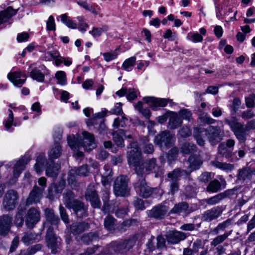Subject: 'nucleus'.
<instances>
[{
    "label": "nucleus",
    "mask_w": 255,
    "mask_h": 255,
    "mask_svg": "<svg viewBox=\"0 0 255 255\" xmlns=\"http://www.w3.org/2000/svg\"><path fill=\"white\" fill-rule=\"evenodd\" d=\"M44 215L48 222L52 225H57L60 222L59 218L56 215L53 209L47 208L44 210Z\"/></svg>",
    "instance_id": "f704fd0d"
},
{
    "label": "nucleus",
    "mask_w": 255,
    "mask_h": 255,
    "mask_svg": "<svg viewBox=\"0 0 255 255\" xmlns=\"http://www.w3.org/2000/svg\"><path fill=\"white\" fill-rule=\"evenodd\" d=\"M225 122L230 126L239 141L245 143L249 133L245 125L239 122L234 117H232L230 119H226Z\"/></svg>",
    "instance_id": "f03ea898"
},
{
    "label": "nucleus",
    "mask_w": 255,
    "mask_h": 255,
    "mask_svg": "<svg viewBox=\"0 0 255 255\" xmlns=\"http://www.w3.org/2000/svg\"><path fill=\"white\" fill-rule=\"evenodd\" d=\"M200 249H204V245L201 240L197 239L193 243L191 249L196 254L199 252Z\"/></svg>",
    "instance_id": "69168bd1"
},
{
    "label": "nucleus",
    "mask_w": 255,
    "mask_h": 255,
    "mask_svg": "<svg viewBox=\"0 0 255 255\" xmlns=\"http://www.w3.org/2000/svg\"><path fill=\"white\" fill-rule=\"evenodd\" d=\"M218 151V153L222 157L228 159L230 161H234L235 159L233 156L235 155V153L231 149L226 147L224 142H221L219 144Z\"/></svg>",
    "instance_id": "cd10ccee"
},
{
    "label": "nucleus",
    "mask_w": 255,
    "mask_h": 255,
    "mask_svg": "<svg viewBox=\"0 0 255 255\" xmlns=\"http://www.w3.org/2000/svg\"><path fill=\"white\" fill-rule=\"evenodd\" d=\"M188 175L189 172L186 170H182L177 168L167 174L166 180L169 183L170 192L173 195L178 191L180 177L182 175Z\"/></svg>",
    "instance_id": "20e7f679"
},
{
    "label": "nucleus",
    "mask_w": 255,
    "mask_h": 255,
    "mask_svg": "<svg viewBox=\"0 0 255 255\" xmlns=\"http://www.w3.org/2000/svg\"><path fill=\"white\" fill-rule=\"evenodd\" d=\"M179 152L178 148L177 147H174L170 149L167 153V160L169 164L172 163L177 159Z\"/></svg>",
    "instance_id": "603ef678"
},
{
    "label": "nucleus",
    "mask_w": 255,
    "mask_h": 255,
    "mask_svg": "<svg viewBox=\"0 0 255 255\" xmlns=\"http://www.w3.org/2000/svg\"><path fill=\"white\" fill-rule=\"evenodd\" d=\"M187 163L188 166L187 170L189 174L192 171L199 169L203 164V161L199 156L197 155H192L189 156L188 159Z\"/></svg>",
    "instance_id": "b1692460"
},
{
    "label": "nucleus",
    "mask_w": 255,
    "mask_h": 255,
    "mask_svg": "<svg viewBox=\"0 0 255 255\" xmlns=\"http://www.w3.org/2000/svg\"><path fill=\"white\" fill-rule=\"evenodd\" d=\"M130 150L128 152V160L130 165L135 166L136 163H138L141 159V152L136 142H133L130 144Z\"/></svg>",
    "instance_id": "9b49d317"
},
{
    "label": "nucleus",
    "mask_w": 255,
    "mask_h": 255,
    "mask_svg": "<svg viewBox=\"0 0 255 255\" xmlns=\"http://www.w3.org/2000/svg\"><path fill=\"white\" fill-rule=\"evenodd\" d=\"M223 200L222 194L220 193L215 196L206 199L205 202L207 204L213 206L219 203Z\"/></svg>",
    "instance_id": "3c124183"
},
{
    "label": "nucleus",
    "mask_w": 255,
    "mask_h": 255,
    "mask_svg": "<svg viewBox=\"0 0 255 255\" xmlns=\"http://www.w3.org/2000/svg\"><path fill=\"white\" fill-rule=\"evenodd\" d=\"M135 57H131L126 60L123 63L122 68L128 71L131 70V67H133L135 63Z\"/></svg>",
    "instance_id": "4d7b16f0"
},
{
    "label": "nucleus",
    "mask_w": 255,
    "mask_h": 255,
    "mask_svg": "<svg viewBox=\"0 0 255 255\" xmlns=\"http://www.w3.org/2000/svg\"><path fill=\"white\" fill-rule=\"evenodd\" d=\"M46 175L53 178L56 177L59 173L60 166L57 164H54V161H53V164H52L49 160L46 161Z\"/></svg>",
    "instance_id": "473e14b6"
},
{
    "label": "nucleus",
    "mask_w": 255,
    "mask_h": 255,
    "mask_svg": "<svg viewBox=\"0 0 255 255\" xmlns=\"http://www.w3.org/2000/svg\"><path fill=\"white\" fill-rule=\"evenodd\" d=\"M37 235L32 233H25L21 238L22 242L25 245H29L36 240Z\"/></svg>",
    "instance_id": "5fc2aeb1"
},
{
    "label": "nucleus",
    "mask_w": 255,
    "mask_h": 255,
    "mask_svg": "<svg viewBox=\"0 0 255 255\" xmlns=\"http://www.w3.org/2000/svg\"><path fill=\"white\" fill-rule=\"evenodd\" d=\"M200 121L207 124H214L216 120L212 118L207 113L201 112L199 117Z\"/></svg>",
    "instance_id": "bf43d9fd"
},
{
    "label": "nucleus",
    "mask_w": 255,
    "mask_h": 255,
    "mask_svg": "<svg viewBox=\"0 0 255 255\" xmlns=\"http://www.w3.org/2000/svg\"><path fill=\"white\" fill-rule=\"evenodd\" d=\"M104 225L106 230L113 231L117 225V220L113 216L108 215L104 219Z\"/></svg>",
    "instance_id": "58836bf2"
},
{
    "label": "nucleus",
    "mask_w": 255,
    "mask_h": 255,
    "mask_svg": "<svg viewBox=\"0 0 255 255\" xmlns=\"http://www.w3.org/2000/svg\"><path fill=\"white\" fill-rule=\"evenodd\" d=\"M138 223L137 219H130L123 222L118 227L119 231L120 232H125L131 226L136 225Z\"/></svg>",
    "instance_id": "a19ab883"
},
{
    "label": "nucleus",
    "mask_w": 255,
    "mask_h": 255,
    "mask_svg": "<svg viewBox=\"0 0 255 255\" xmlns=\"http://www.w3.org/2000/svg\"><path fill=\"white\" fill-rule=\"evenodd\" d=\"M18 195L17 192L14 190H9L5 194L2 205L6 210H12L14 209L18 203Z\"/></svg>",
    "instance_id": "1a4fd4ad"
},
{
    "label": "nucleus",
    "mask_w": 255,
    "mask_h": 255,
    "mask_svg": "<svg viewBox=\"0 0 255 255\" xmlns=\"http://www.w3.org/2000/svg\"><path fill=\"white\" fill-rule=\"evenodd\" d=\"M221 185L218 180H214L211 181L207 187V191L213 193L217 192L220 190Z\"/></svg>",
    "instance_id": "864d4df0"
},
{
    "label": "nucleus",
    "mask_w": 255,
    "mask_h": 255,
    "mask_svg": "<svg viewBox=\"0 0 255 255\" xmlns=\"http://www.w3.org/2000/svg\"><path fill=\"white\" fill-rule=\"evenodd\" d=\"M202 128H195L193 131V136L198 145L203 146L205 144V140L203 138L204 132L202 131Z\"/></svg>",
    "instance_id": "de8ad7c7"
},
{
    "label": "nucleus",
    "mask_w": 255,
    "mask_h": 255,
    "mask_svg": "<svg viewBox=\"0 0 255 255\" xmlns=\"http://www.w3.org/2000/svg\"><path fill=\"white\" fill-rule=\"evenodd\" d=\"M223 209L221 206H216L207 210L202 214L201 219L206 222H210L218 219L221 216Z\"/></svg>",
    "instance_id": "2eb2a0df"
},
{
    "label": "nucleus",
    "mask_w": 255,
    "mask_h": 255,
    "mask_svg": "<svg viewBox=\"0 0 255 255\" xmlns=\"http://www.w3.org/2000/svg\"><path fill=\"white\" fill-rule=\"evenodd\" d=\"M128 180L125 175L117 177L113 184V191L116 197H127L130 195V188L128 186Z\"/></svg>",
    "instance_id": "7ed1b4c3"
},
{
    "label": "nucleus",
    "mask_w": 255,
    "mask_h": 255,
    "mask_svg": "<svg viewBox=\"0 0 255 255\" xmlns=\"http://www.w3.org/2000/svg\"><path fill=\"white\" fill-rule=\"evenodd\" d=\"M124 133V130L120 129L118 131H114L113 132V137L114 141L118 146H124V139L121 136V134Z\"/></svg>",
    "instance_id": "8fccbe9b"
},
{
    "label": "nucleus",
    "mask_w": 255,
    "mask_h": 255,
    "mask_svg": "<svg viewBox=\"0 0 255 255\" xmlns=\"http://www.w3.org/2000/svg\"><path fill=\"white\" fill-rule=\"evenodd\" d=\"M85 197L87 201L91 202L92 206L94 208H99L101 203L98 195L95 186L94 184H90L85 192Z\"/></svg>",
    "instance_id": "f8f14e48"
},
{
    "label": "nucleus",
    "mask_w": 255,
    "mask_h": 255,
    "mask_svg": "<svg viewBox=\"0 0 255 255\" xmlns=\"http://www.w3.org/2000/svg\"><path fill=\"white\" fill-rule=\"evenodd\" d=\"M28 160L27 159L22 158L19 159L14 165L13 169V176L15 178H17L21 171L24 169L25 165L27 164Z\"/></svg>",
    "instance_id": "c9c22d12"
},
{
    "label": "nucleus",
    "mask_w": 255,
    "mask_h": 255,
    "mask_svg": "<svg viewBox=\"0 0 255 255\" xmlns=\"http://www.w3.org/2000/svg\"><path fill=\"white\" fill-rule=\"evenodd\" d=\"M168 209V207L165 205H158L154 207L151 210L147 211V216L150 218L161 220L164 218Z\"/></svg>",
    "instance_id": "dca6fc26"
},
{
    "label": "nucleus",
    "mask_w": 255,
    "mask_h": 255,
    "mask_svg": "<svg viewBox=\"0 0 255 255\" xmlns=\"http://www.w3.org/2000/svg\"><path fill=\"white\" fill-rule=\"evenodd\" d=\"M55 143L48 151V160L53 164L54 159L59 158L62 154V149L60 144L54 138Z\"/></svg>",
    "instance_id": "393cba45"
},
{
    "label": "nucleus",
    "mask_w": 255,
    "mask_h": 255,
    "mask_svg": "<svg viewBox=\"0 0 255 255\" xmlns=\"http://www.w3.org/2000/svg\"><path fill=\"white\" fill-rule=\"evenodd\" d=\"M127 121L128 119L123 116L121 118H116L114 120L113 127L115 128H117L120 127L125 128L126 126V121Z\"/></svg>",
    "instance_id": "0e129e2a"
},
{
    "label": "nucleus",
    "mask_w": 255,
    "mask_h": 255,
    "mask_svg": "<svg viewBox=\"0 0 255 255\" xmlns=\"http://www.w3.org/2000/svg\"><path fill=\"white\" fill-rule=\"evenodd\" d=\"M255 174V170H252L249 168H244L238 171L237 178L239 180L248 182L252 179L253 174Z\"/></svg>",
    "instance_id": "2f4dec72"
},
{
    "label": "nucleus",
    "mask_w": 255,
    "mask_h": 255,
    "mask_svg": "<svg viewBox=\"0 0 255 255\" xmlns=\"http://www.w3.org/2000/svg\"><path fill=\"white\" fill-rule=\"evenodd\" d=\"M68 208L73 209L77 218H83L88 216L87 206L80 200H75Z\"/></svg>",
    "instance_id": "f3484780"
},
{
    "label": "nucleus",
    "mask_w": 255,
    "mask_h": 255,
    "mask_svg": "<svg viewBox=\"0 0 255 255\" xmlns=\"http://www.w3.org/2000/svg\"><path fill=\"white\" fill-rule=\"evenodd\" d=\"M60 239L57 237L54 233L53 228L49 227L47 230L46 236L47 246L51 250V253L55 254L60 249Z\"/></svg>",
    "instance_id": "6e6552de"
},
{
    "label": "nucleus",
    "mask_w": 255,
    "mask_h": 255,
    "mask_svg": "<svg viewBox=\"0 0 255 255\" xmlns=\"http://www.w3.org/2000/svg\"><path fill=\"white\" fill-rule=\"evenodd\" d=\"M100 173L102 177V182L104 185L108 184L109 179L113 176L112 169L110 166L108 164L104 165L103 169L100 171Z\"/></svg>",
    "instance_id": "72a5a7b5"
},
{
    "label": "nucleus",
    "mask_w": 255,
    "mask_h": 255,
    "mask_svg": "<svg viewBox=\"0 0 255 255\" xmlns=\"http://www.w3.org/2000/svg\"><path fill=\"white\" fill-rule=\"evenodd\" d=\"M40 220V212L38 209L32 207L27 212L25 224L28 228H33Z\"/></svg>",
    "instance_id": "ddd939ff"
},
{
    "label": "nucleus",
    "mask_w": 255,
    "mask_h": 255,
    "mask_svg": "<svg viewBox=\"0 0 255 255\" xmlns=\"http://www.w3.org/2000/svg\"><path fill=\"white\" fill-rule=\"evenodd\" d=\"M77 4L85 9L90 11L95 15H99L101 8L98 5L95 3L89 4L87 0H78L77 1Z\"/></svg>",
    "instance_id": "c85d7f7f"
},
{
    "label": "nucleus",
    "mask_w": 255,
    "mask_h": 255,
    "mask_svg": "<svg viewBox=\"0 0 255 255\" xmlns=\"http://www.w3.org/2000/svg\"><path fill=\"white\" fill-rule=\"evenodd\" d=\"M175 137L170 131L165 130L157 134L154 142L160 148L170 147L174 145Z\"/></svg>",
    "instance_id": "0eeeda50"
},
{
    "label": "nucleus",
    "mask_w": 255,
    "mask_h": 255,
    "mask_svg": "<svg viewBox=\"0 0 255 255\" xmlns=\"http://www.w3.org/2000/svg\"><path fill=\"white\" fill-rule=\"evenodd\" d=\"M232 230L229 232H226L223 235H220L215 238L211 242V245L212 246L216 247L219 244L223 243L228 237L231 235Z\"/></svg>",
    "instance_id": "37998d69"
},
{
    "label": "nucleus",
    "mask_w": 255,
    "mask_h": 255,
    "mask_svg": "<svg viewBox=\"0 0 255 255\" xmlns=\"http://www.w3.org/2000/svg\"><path fill=\"white\" fill-rule=\"evenodd\" d=\"M134 188L139 195L143 198H148L152 193V189L147 185L143 177H141L134 184Z\"/></svg>",
    "instance_id": "4468645a"
},
{
    "label": "nucleus",
    "mask_w": 255,
    "mask_h": 255,
    "mask_svg": "<svg viewBox=\"0 0 255 255\" xmlns=\"http://www.w3.org/2000/svg\"><path fill=\"white\" fill-rule=\"evenodd\" d=\"M43 191V189H40L37 186L35 185L26 199V205L29 206L39 202L42 197Z\"/></svg>",
    "instance_id": "6ab92c4d"
},
{
    "label": "nucleus",
    "mask_w": 255,
    "mask_h": 255,
    "mask_svg": "<svg viewBox=\"0 0 255 255\" xmlns=\"http://www.w3.org/2000/svg\"><path fill=\"white\" fill-rule=\"evenodd\" d=\"M178 116L182 119L190 121L192 119V113L187 109H181L178 113Z\"/></svg>",
    "instance_id": "e2e57ef3"
},
{
    "label": "nucleus",
    "mask_w": 255,
    "mask_h": 255,
    "mask_svg": "<svg viewBox=\"0 0 255 255\" xmlns=\"http://www.w3.org/2000/svg\"><path fill=\"white\" fill-rule=\"evenodd\" d=\"M61 19L62 22L64 23L68 27L75 29L77 27V24L71 19H68L67 14H62Z\"/></svg>",
    "instance_id": "680f3d73"
},
{
    "label": "nucleus",
    "mask_w": 255,
    "mask_h": 255,
    "mask_svg": "<svg viewBox=\"0 0 255 255\" xmlns=\"http://www.w3.org/2000/svg\"><path fill=\"white\" fill-rule=\"evenodd\" d=\"M202 128V131L204 132V134L212 145L217 144L223 139L225 136L224 130H222L219 126H210L207 128Z\"/></svg>",
    "instance_id": "423d86ee"
},
{
    "label": "nucleus",
    "mask_w": 255,
    "mask_h": 255,
    "mask_svg": "<svg viewBox=\"0 0 255 255\" xmlns=\"http://www.w3.org/2000/svg\"><path fill=\"white\" fill-rule=\"evenodd\" d=\"M156 160L151 158L146 161L141 159L136 163L134 167V170L137 175L140 177H143L146 174L152 172L156 167Z\"/></svg>",
    "instance_id": "39448f33"
},
{
    "label": "nucleus",
    "mask_w": 255,
    "mask_h": 255,
    "mask_svg": "<svg viewBox=\"0 0 255 255\" xmlns=\"http://www.w3.org/2000/svg\"><path fill=\"white\" fill-rule=\"evenodd\" d=\"M82 134V138L79 135L75 136L72 134L67 136L68 143L71 148L77 149L83 147L85 150H91L95 148L96 143L94 135L87 131H83Z\"/></svg>",
    "instance_id": "f257e3e1"
},
{
    "label": "nucleus",
    "mask_w": 255,
    "mask_h": 255,
    "mask_svg": "<svg viewBox=\"0 0 255 255\" xmlns=\"http://www.w3.org/2000/svg\"><path fill=\"white\" fill-rule=\"evenodd\" d=\"M78 176L79 175L77 173L76 169L74 168L71 169L68 173L67 181L68 184L72 187H76Z\"/></svg>",
    "instance_id": "49530a36"
},
{
    "label": "nucleus",
    "mask_w": 255,
    "mask_h": 255,
    "mask_svg": "<svg viewBox=\"0 0 255 255\" xmlns=\"http://www.w3.org/2000/svg\"><path fill=\"white\" fill-rule=\"evenodd\" d=\"M187 236L186 233L180 231H174L167 236V241L172 244L179 243L180 241L184 240Z\"/></svg>",
    "instance_id": "bb28decb"
},
{
    "label": "nucleus",
    "mask_w": 255,
    "mask_h": 255,
    "mask_svg": "<svg viewBox=\"0 0 255 255\" xmlns=\"http://www.w3.org/2000/svg\"><path fill=\"white\" fill-rule=\"evenodd\" d=\"M238 189L239 188L238 187H235L233 189H228L225 191L221 193L223 198V199L224 200L226 198H230L231 197L236 194L237 191L238 190Z\"/></svg>",
    "instance_id": "338daca9"
},
{
    "label": "nucleus",
    "mask_w": 255,
    "mask_h": 255,
    "mask_svg": "<svg viewBox=\"0 0 255 255\" xmlns=\"http://www.w3.org/2000/svg\"><path fill=\"white\" fill-rule=\"evenodd\" d=\"M55 78L58 80V84L64 85L67 83L66 73L63 71H59L55 74Z\"/></svg>",
    "instance_id": "052dcab7"
},
{
    "label": "nucleus",
    "mask_w": 255,
    "mask_h": 255,
    "mask_svg": "<svg viewBox=\"0 0 255 255\" xmlns=\"http://www.w3.org/2000/svg\"><path fill=\"white\" fill-rule=\"evenodd\" d=\"M143 100L148 104L151 108L155 110L157 107H164L166 106L171 100L167 99H160L152 97H144Z\"/></svg>",
    "instance_id": "aec40b11"
},
{
    "label": "nucleus",
    "mask_w": 255,
    "mask_h": 255,
    "mask_svg": "<svg viewBox=\"0 0 255 255\" xmlns=\"http://www.w3.org/2000/svg\"><path fill=\"white\" fill-rule=\"evenodd\" d=\"M17 9H14L12 6H8L4 10L0 11V25L7 22L12 16L17 12Z\"/></svg>",
    "instance_id": "c756f323"
},
{
    "label": "nucleus",
    "mask_w": 255,
    "mask_h": 255,
    "mask_svg": "<svg viewBox=\"0 0 255 255\" xmlns=\"http://www.w3.org/2000/svg\"><path fill=\"white\" fill-rule=\"evenodd\" d=\"M232 224V219H228L227 220L219 223L216 227L213 229L212 233L218 235L220 232L224 231L228 227Z\"/></svg>",
    "instance_id": "4c0bfd02"
},
{
    "label": "nucleus",
    "mask_w": 255,
    "mask_h": 255,
    "mask_svg": "<svg viewBox=\"0 0 255 255\" xmlns=\"http://www.w3.org/2000/svg\"><path fill=\"white\" fill-rule=\"evenodd\" d=\"M63 195V203L66 207L68 208L70 207V206L72 205V203L76 200L74 199L75 194L72 191L68 190L66 191Z\"/></svg>",
    "instance_id": "c03bdc74"
},
{
    "label": "nucleus",
    "mask_w": 255,
    "mask_h": 255,
    "mask_svg": "<svg viewBox=\"0 0 255 255\" xmlns=\"http://www.w3.org/2000/svg\"><path fill=\"white\" fill-rule=\"evenodd\" d=\"M65 187V182L62 181L58 184H52L49 186L48 189L47 197L51 200H53L56 195L62 193Z\"/></svg>",
    "instance_id": "412c9836"
},
{
    "label": "nucleus",
    "mask_w": 255,
    "mask_h": 255,
    "mask_svg": "<svg viewBox=\"0 0 255 255\" xmlns=\"http://www.w3.org/2000/svg\"><path fill=\"white\" fill-rule=\"evenodd\" d=\"M43 246L41 244H36L29 247L26 251L29 255H33L36 252L40 251Z\"/></svg>",
    "instance_id": "774afa93"
},
{
    "label": "nucleus",
    "mask_w": 255,
    "mask_h": 255,
    "mask_svg": "<svg viewBox=\"0 0 255 255\" xmlns=\"http://www.w3.org/2000/svg\"><path fill=\"white\" fill-rule=\"evenodd\" d=\"M211 164L216 168L227 172L231 171L234 169V166L233 164L225 162H221L216 160L212 161L211 162Z\"/></svg>",
    "instance_id": "e433bc0d"
},
{
    "label": "nucleus",
    "mask_w": 255,
    "mask_h": 255,
    "mask_svg": "<svg viewBox=\"0 0 255 255\" xmlns=\"http://www.w3.org/2000/svg\"><path fill=\"white\" fill-rule=\"evenodd\" d=\"M134 244V242L132 240H125L118 242H112L110 244V248L115 253L125 254L132 249Z\"/></svg>",
    "instance_id": "9d476101"
},
{
    "label": "nucleus",
    "mask_w": 255,
    "mask_h": 255,
    "mask_svg": "<svg viewBox=\"0 0 255 255\" xmlns=\"http://www.w3.org/2000/svg\"><path fill=\"white\" fill-rule=\"evenodd\" d=\"M90 227V224L85 221L75 222L70 225V232L73 235H78L89 230Z\"/></svg>",
    "instance_id": "4be33fe9"
},
{
    "label": "nucleus",
    "mask_w": 255,
    "mask_h": 255,
    "mask_svg": "<svg viewBox=\"0 0 255 255\" xmlns=\"http://www.w3.org/2000/svg\"><path fill=\"white\" fill-rule=\"evenodd\" d=\"M108 30V26L104 25L102 27H93L92 30L89 31V33L94 37L100 36L104 32H106Z\"/></svg>",
    "instance_id": "13d9d810"
},
{
    "label": "nucleus",
    "mask_w": 255,
    "mask_h": 255,
    "mask_svg": "<svg viewBox=\"0 0 255 255\" xmlns=\"http://www.w3.org/2000/svg\"><path fill=\"white\" fill-rule=\"evenodd\" d=\"M80 239L83 244L89 245L93 241L98 240L99 239V235L96 232H90L83 235Z\"/></svg>",
    "instance_id": "ea45409f"
},
{
    "label": "nucleus",
    "mask_w": 255,
    "mask_h": 255,
    "mask_svg": "<svg viewBox=\"0 0 255 255\" xmlns=\"http://www.w3.org/2000/svg\"><path fill=\"white\" fill-rule=\"evenodd\" d=\"M168 128L170 129H175L180 127L182 123V120L175 112H171L169 113Z\"/></svg>",
    "instance_id": "7c9ffc66"
},
{
    "label": "nucleus",
    "mask_w": 255,
    "mask_h": 255,
    "mask_svg": "<svg viewBox=\"0 0 255 255\" xmlns=\"http://www.w3.org/2000/svg\"><path fill=\"white\" fill-rule=\"evenodd\" d=\"M31 65L28 68V72L30 74V76L38 82H43L44 79V75L38 69L34 68L30 71Z\"/></svg>",
    "instance_id": "09e8293b"
},
{
    "label": "nucleus",
    "mask_w": 255,
    "mask_h": 255,
    "mask_svg": "<svg viewBox=\"0 0 255 255\" xmlns=\"http://www.w3.org/2000/svg\"><path fill=\"white\" fill-rule=\"evenodd\" d=\"M76 172L80 176H88L90 172L88 166L87 164H84L78 168H74Z\"/></svg>",
    "instance_id": "6e6d98bb"
},
{
    "label": "nucleus",
    "mask_w": 255,
    "mask_h": 255,
    "mask_svg": "<svg viewBox=\"0 0 255 255\" xmlns=\"http://www.w3.org/2000/svg\"><path fill=\"white\" fill-rule=\"evenodd\" d=\"M192 210L189 208V204L186 202H182L176 204L170 211L171 213L184 214L186 215L190 214Z\"/></svg>",
    "instance_id": "a878e982"
},
{
    "label": "nucleus",
    "mask_w": 255,
    "mask_h": 255,
    "mask_svg": "<svg viewBox=\"0 0 255 255\" xmlns=\"http://www.w3.org/2000/svg\"><path fill=\"white\" fill-rule=\"evenodd\" d=\"M7 78L15 86L21 87L25 82L26 76L22 72H14L9 73Z\"/></svg>",
    "instance_id": "5701e85b"
},
{
    "label": "nucleus",
    "mask_w": 255,
    "mask_h": 255,
    "mask_svg": "<svg viewBox=\"0 0 255 255\" xmlns=\"http://www.w3.org/2000/svg\"><path fill=\"white\" fill-rule=\"evenodd\" d=\"M12 217L9 215L0 217V235L5 236L10 231L12 225Z\"/></svg>",
    "instance_id": "a211bd4d"
},
{
    "label": "nucleus",
    "mask_w": 255,
    "mask_h": 255,
    "mask_svg": "<svg viewBox=\"0 0 255 255\" xmlns=\"http://www.w3.org/2000/svg\"><path fill=\"white\" fill-rule=\"evenodd\" d=\"M45 160L46 159L44 154H39L37 157L36 163L34 165V168L37 173L40 174L42 172Z\"/></svg>",
    "instance_id": "a18cd8bd"
},
{
    "label": "nucleus",
    "mask_w": 255,
    "mask_h": 255,
    "mask_svg": "<svg viewBox=\"0 0 255 255\" xmlns=\"http://www.w3.org/2000/svg\"><path fill=\"white\" fill-rule=\"evenodd\" d=\"M196 145L191 142H185L182 144L181 147V152L183 154H189L196 152Z\"/></svg>",
    "instance_id": "79ce46f5"
}]
</instances>
